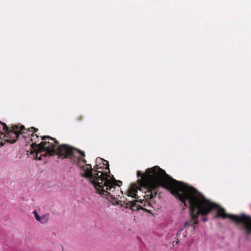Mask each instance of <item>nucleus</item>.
Segmentation results:
<instances>
[{
    "instance_id": "obj_1",
    "label": "nucleus",
    "mask_w": 251,
    "mask_h": 251,
    "mask_svg": "<svg viewBox=\"0 0 251 251\" xmlns=\"http://www.w3.org/2000/svg\"><path fill=\"white\" fill-rule=\"evenodd\" d=\"M137 176L140 179L137 183L131 185L126 192L128 197L138 199V191L144 188L147 190L144 198L147 200H151L156 195L158 187L161 186L169 190L185 207L187 206L186 201H188L191 218L184 222V228L198 225L199 215L206 216L210 213L212 207L208 201L200 199L197 189L173 178L159 166L148 168L144 173L138 171Z\"/></svg>"
},
{
    "instance_id": "obj_12",
    "label": "nucleus",
    "mask_w": 251,
    "mask_h": 251,
    "mask_svg": "<svg viewBox=\"0 0 251 251\" xmlns=\"http://www.w3.org/2000/svg\"><path fill=\"white\" fill-rule=\"evenodd\" d=\"M82 119V117L81 116H79V118H78V120H81Z\"/></svg>"
},
{
    "instance_id": "obj_8",
    "label": "nucleus",
    "mask_w": 251,
    "mask_h": 251,
    "mask_svg": "<svg viewBox=\"0 0 251 251\" xmlns=\"http://www.w3.org/2000/svg\"><path fill=\"white\" fill-rule=\"evenodd\" d=\"M49 216L50 215L48 213L44 214L40 217L38 221L42 224H46L49 220Z\"/></svg>"
},
{
    "instance_id": "obj_11",
    "label": "nucleus",
    "mask_w": 251,
    "mask_h": 251,
    "mask_svg": "<svg viewBox=\"0 0 251 251\" xmlns=\"http://www.w3.org/2000/svg\"><path fill=\"white\" fill-rule=\"evenodd\" d=\"M178 242H179L178 240H177L176 242L174 241L173 244V247H174V243H175L176 244H177Z\"/></svg>"
},
{
    "instance_id": "obj_5",
    "label": "nucleus",
    "mask_w": 251,
    "mask_h": 251,
    "mask_svg": "<svg viewBox=\"0 0 251 251\" xmlns=\"http://www.w3.org/2000/svg\"><path fill=\"white\" fill-rule=\"evenodd\" d=\"M25 127L20 124L8 127L5 124L0 121V145L3 146L6 142L14 143L20 138V134L25 133Z\"/></svg>"
},
{
    "instance_id": "obj_4",
    "label": "nucleus",
    "mask_w": 251,
    "mask_h": 251,
    "mask_svg": "<svg viewBox=\"0 0 251 251\" xmlns=\"http://www.w3.org/2000/svg\"><path fill=\"white\" fill-rule=\"evenodd\" d=\"M199 194L201 199H202V201L204 200V201H208V202L210 204L211 207H212L211 208L210 213L213 209H215L217 210L216 216V218L221 217L223 219L229 218L237 224H242L243 226L242 227V229L245 231L246 235H248L251 234V217L244 214H241L238 216L227 214L225 210L220 205L206 199L205 197L200 192H199Z\"/></svg>"
},
{
    "instance_id": "obj_10",
    "label": "nucleus",
    "mask_w": 251,
    "mask_h": 251,
    "mask_svg": "<svg viewBox=\"0 0 251 251\" xmlns=\"http://www.w3.org/2000/svg\"><path fill=\"white\" fill-rule=\"evenodd\" d=\"M201 220L204 222H206L207 220H208V219L206 217H203L201 219Z\"/></svg>"
},
{
    "instance_id": "obj_9",
    "label": "nucleus",
    "mask_w": 251,
    "mask_h": 251,
    "mask_svg": "<svg viewBox=\"0 0 251 251\" xmlns=\"http://www.w3.org/2000/svg\"><path fill=\"white\" fill-rule=\"evenodd\" d=\"M33 214H34V216L35 218L36 219V220L38 221L39 220L41 216H40L38 215L37 211L36 210H34L33 212Z\"/></svg>"
},
{
    "instance_id": "obj_2",
    "label": "nucleus",
    "mask_w": 251,
    "mask_h": 251,
    "mask_svg": "<svg viewBox=\"0 0 251 251\" xmlns=\"http://www.w3.org/2000/svg\"><path fill=\"white\" fill-rule=\"evenodd\" d=\"M74 151V156L70 154L67 158L77 166L83 169L85 173L81 176L87 178L92 183L97 191V193L101 197L107 200L117 201L119 197L123 195V192L120 188L122 182L118 180L110 175L108 162L100 157L97 158L96 163L99 160L100 162L96 164L94 168L91 164H86L84 159L85 152L72 147Z\"/></svg>"
},
{
    "instance_id": "obj_13",
    "label": "nucleus",
    "mask_w": 251,
    "mask_h": 251,
    "mask_svg": "<svg viewBox=\"0 0 251 251\" xmlns=\"http://www.w3.org/2000/svg\"><path fill=\"white\" fill-rule=\"evenodd\" d=\"M195 229V226H193V230H194Z\"/></svg>"
},
{
    "instance_id": "obj_6",
    "label": "nucleus",
    "mask_w": 251,
    "mask_h": 251,
    "mask_svg": "<svg viewBox=\"0 0 251 251\" xmlns=\"http://www.w3.org/2000/svg\"><path fill=\"white\" fill-rule=\"evenodd\" d=\"M137 202H139L141 203L142 202V201H141L140 200L138 201L136 200L131 201H128L126 200L125 203L126 205V207H129L130 209L133 211H135L138 210L140 208H142V207H140V205L137 204Z\"/></svg>"
},
{
    "instance_id": "obj_3",
    "label": "nucleus",
    "mask_w": 251,
    "mask_h": 251,
    "mask_svg": "<svg viewBox=\"0 0 251 251\" xmlns=\"http://www.w3.org/2000/svg\"><path fill=\"white\" fill-rule=\"evenodd\" d=\"M24 135L20 134L24 138L29 136L31 132L30 140L32 142L31 145V153L33 154L36 159L41 160L42 156H54L58 155L62 158H67L68 155L72 154L74 156L75 151L72 147L67 145H59L56 139L50 136H41V140L43 141L40 142L39 136L36 134L38 129L34 127L28 129L25 128Z\"/></svg>"
},
{
    "instance_id": "obj_7",
    "label": "nucleus",
    "mask_w": 251,
    "mask_h": 251,
    "mask_svg": "<svg viewBox=\"0 0 251 251\" xmlns=\"http://www.w3.org/2000/svg\"><path fill=\"white\" fill-rule=\"evenodd\" d=\"M184 227L180 229L176 234L177 239H181V238H185L187 235V232L186 231H184Z\"/></svg>"
}]
</instances>
